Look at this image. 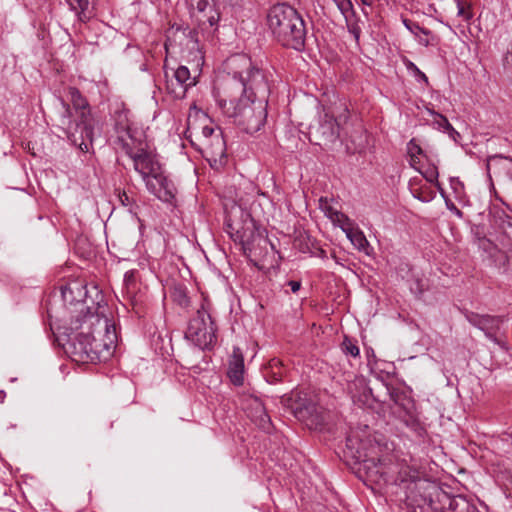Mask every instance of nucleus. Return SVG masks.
I'll use <instances>...</instances> for the list:
<instances>
[{"instance_id":"79ce46f5","label":"nucleus","mask_w":512,"mask_h":512,"mask_svg":"<svg viewBox=\"0 0 512 512\" xmlns=\"http://www.w3.org/2000/svg\"><path fill=\"white\" fill-rule=\"evenodd\" d=\"M417 76H419L424 82H428L427 76L422 71H420V73H418Z\"/></svg>"},{"instance_id":"4c0bfd02","label":"nucleus","mask_w":512,"mask_h":512,"mask_svg":"<svg viewBox=\"0 0 512 512\" xmlns=\"http://www.w3.org/2000/svg\"><path fill=\"white\" fill-rule=\"evenodd\" d=\"M407 68H408L409 70H411L412 72H414V73H415V75H417L418 73H420L419 68H418V67H417L413 62H411V61H408V62H407Z\"/></svg>"},{"instance_id":"1a4fd4ad","label":"nucleus","mask_w":512,"mask_h":512,"mask_svg":"<svg viewBox=\"0 0 512 512\" xmlns=\"http://www.w3.org/2000/svg\"><path fill=\"white\" fill-rule=\"evenodd\" d=\"M215 325L211 315L203 302L196 315L190 320L186 338L201 349L209 348L216 341Z\"/></svg>"},{"instance_id":"6ab92c4d","label":"nucleus","mask_w":512,"mask_h":512,"mask_svg":"<svg viewBox=\"0 0 512 512\" xmlns=\"http://www.w3.org/2000/svg\"><path fill=\"white\" fill-rule=\"evenodd\" d=\"M198 19L203 23H208L210 27L215 26L220 19V12L207 0L197 2Z\"/></svg>"},{"instance_id":"393cba45","label":"nucleus","mask_w":512,"mask_h":512,"mask_svg":"<svg viewBox=\"0 0 512 512\" xmlns=\"http://www.w3.org/2000/svg\"><path fill=\"white\" fill-rule=\"evenodd\" d=\"M346 20L354 15L353 5L350 0H333Z\"/></svg>"},{"instance_id":"c85d7f7f","label":"nucleus","mask_w":512,"mask_h":512,"mask_svg":"<svg viewBox=\"0 0 512 512\" xmlns=\"http://www.w3.org/2000/svg\"><path fill=\"white\" fill-rule=\"evenodd\" d=\"M342 346H343V350H344L347 354H350V355H351V356H353V357H356V356H358V355H359V348H358V346H357L355 343H353L351 340H349V339H347V338H346V339L343 341Z\"/></svg>"},{"instance_id":"39448f33","label":"nucleus","mask_w":512,"mask_h":512,"mask_svg":"<svg viewBox=\"0 0 512 512\" xmlns=\"http://www.w3.org/2000/svg\"><path fill=\"white\" fill-rule=\"evenodd\" d=\"M76 117L71 120V110L63 104L64 113L60 119L66 137L83 152H88L93 140V120L89 105L80 92L73 88L70 91Z\"/></svg>"},{"instance_id":"ddd939ff","label":"nucleus","mask_w":512,"mask_h":512,"mask_svg":"<svg viewBox=\"0 0 512 512\" xmlns=\"http://www.w3.org/2000/svg\"><path fill=\"white\" fill-rule=\"evenodd\" d=\"M242 408L247 416L259 428L268 431L271 426L270 416L266 412V408L262 400L256 396L248 395L242 399Z\"/></svg>"},{"instance_id":"aec40b11","label":"nucleus","mask_w":512,"mask_h":512,"mask_svg":"<svg viewBox=\"0 0 512 512\" xmlns=\"http://www.w3.org/2000/svg\"><path fill=\"white\" fill-rule=\"evenodd\" d=\"M244 360L239 349L233 351L232 359L229 364L228 376L234 385L243 384Z\"/></svg>"},{"instance_id":"9b49d317","label":"nucleus","mask_w":512,"mask_h":512,"mask_svg":"<svg viewBox=\"0 0 512 512\" xmlns=\"http://www.w3.org/2000/svg\"><path fill=\"white\" fill-rule=\"evenodd\" d=\"M324 203L326 204L327 201L321 198L320 204L322 209L325 210L326 214L332 221L341 223V228L346 233V236L354 245V247L359 251H362L365 254L370 255L372 248L368 240L366 239L364 233L359 228L354 227L350 220L348 219V217L338 212L337 210H334L330 206L324 207Z\"/></svg>"},{"instance_id":"37998d69","label":"nucleus","mask_w":512,"mask_h":512,"mask_svg":"<svg viewBox=\"0 0 512 512\" xmlns=\"http://www.w3.org/2000/svg\"><path fill=\"white\" fill-rule=\"evenodd\" d=\"M510 437L512 438V433L510 434Z\"/></svg>"},{"instance_id":"20e7f679","label":"nucleus","mask_w":512,"mask_h":512,"mask_svg":"<svg viewBox=\"0 0 512 512\" xmlns=\"http://www.w3.org/2000/svg\"><path fill=\"white\" fill-rule=\"evenodd\" d=\"M267 22L273 37L282 46L298 51L304 48L305 22L296 9L287 4L274 5L269 10Z\"/></svg>"},{"instance_id":"9d476101","label":"nucleus","mask_w":512,"mask_h":512,"mask_svg":"<svg viewBox=\"0 0 512 512\" xmlns=\"http://www.w3.org/2000/svg\"><path fill=\"white\" fill-rule=\"evenodd\" d=\"M489 238L481 241V247L488 250L493 245L498 251H512V217L501 213L493 216Z\"/></svg>"},{"instance_id":"6e6552de","label":"nucleus","mask_w":512,"mask_h":512,"mask_svg":"<svg viewBox=\"0 0 512 512\" xmlns=\"http://www.w3.org/2000/svg\"><path fill=\"white\" fill-rule=\"evenodd\" d=\"M288 401L294 416L308 429L322 431L328 425L330 413L307 398L306 394L302 396L298 392L292 393Z\"/></svg>"},{"instance_id":"c9c22d12","label":"nucleus","mask_w":512,"mask_h":512,"mask_svg":"<svg viewBox=\"0 0 512 512\" xmlns=\"http://www.w3.org/2000/svg\"><path fill=\"white\" fill-rule=\"evenodd\" d=\"M119 200L124 206H128L130 204V197L125 191L119 194Z\"/></svg>"},{"instance_id":"f3484780","label":"nucleus","mask_w":512,"mask_h":512,"mask_svg":"<svg viewBox=\"0 0 512 512\" xmlns=\"http://www.w3.org/2000/svg\"><path fill=\"white\" fill-rule=\"evenodd\" d=\"M466 318L469 321V323L479 328L480 330L484 331L489 338L494 340L503 348L507 349L504 346V344L498 338L495 337V332L499 330L500 325L502 323V319L500 317L469 313L466 315Z\"/></svg>"},{"instance_id":"5701e85b","label":"nucleus","mask_w":512,"mask_h":512,"mask_svg":"<svg viewBox=\"0 0 512 512\" xmlns=\"http://www.w3.org/2000/svg\"><path fill=\"white\" fill-rule=\"evenodd\" d=\"M434 124H436L439 129H442L444 132L448 133L449 136L454 140H456V136H459V133L452 127L448 119L439 113L434 114Z\"/></svg>"},{"instance_id":"412c9836","label":"nucleus","mask_w":512,"mask_h":512,"mask_svg":"<svg viewBox=\"0 0 512 512\" xmlns=\"http://www.w3.org/2000/svg\"><path fill=\"white\" fill-rule=\"evenodd\" d=\"M72 10L78 16L79 21L86 23L94 16L93 0H68Z\"/></svg>"},{"instance_id":"58836bf2","label":"nucleus","mask_w":512,"mask_h":512,"mask_svg":"<svg viewBox=\"0 0 512 512\" xmlns=\"http://www.w3.org/2000/svg\"><path fill=\"white\" fill-rule=\"evenodd\" d=\"M446 205L450 210L454 211L457 215H461V211L452 202L446 200Z\"/></svg>"},{"instance_id":"473e14b6","label":"nucleus","mask_w":512,"mask_h":512,"mask_svg":"<svg viewBox=\"0 0 512 512\" xmlns=\"http://www.w3.org/2000/svg\"><path fill=\"white\" fill-rule=\"evenodd\" d=\"M124 281H125V284L127 285V287H129L130 285L134 284L135 282V271L134 270H130V271H127L124 275Z\"/></svg>"},{"instance_id":"2f4dec72","label":"nucleus","mask_w":512,"mask_h":512,"mask_svg":"<svg viewBox=\"0 0 512 512\" xmlns=\"http://www.w3.org/2000/svg\"><path fill=\"white\" fill-rule=\"evenodd\" d=\"M348 31L354 36L355 40L358 41L361 33V28L357 22H352L351 17L346 20Z\"/></svg>"},{"instance_id":"cd10ccee","label":"nucleus","mask_w":512,"mask_h":512,"mask_svg":"<svg viewBox=\"0 0 512 512\" xmlns=\"http://www.w3.org/2000/svg\"><path fill=\"white\" fill-rule=\"evenodd\" d=\"M408 153L411 157L412 165H414L418 155H422L423 150L413 139L408 143Z\"/></svg>"},{"instance_id":"0eeeda50","label":"nucleus","mask_w":512,"mask_h":512,"mask_svg":"<svg viewBox=\"0 0 512 512\" xmlns=\"http://www.w3.org/2000/svg\"><path fill=\"white\" fill-rule=\"evenodd\" d=\"M232 65L240 69L231 76L228 74L221 81L230 79L240 81L243 84V97L254 98L267 102L269 96V85L264 72L251 63V60L244 55H237L231 59Z\"/></svg>"},{"instance_id":"b1692460","label":"nucleus","mask_w":512,"mask_h":512,"mask_svg":"<svg viewBox=\"0 0 512 512\" xmlns=\"http://www.w3.org/2000/svg\"><path fill=\"white\" fill-rule=\"evenodd\" d=\"M422 178H424V182L435 186L440 193L443 195V190L438 182V170L435 166L427 168L425 171H421Z\"/></svg>"},{"instance_id":"e433bc0d","label":"nucleus","mask_w":512,"mask_h":512,"mask_svg":"<svg viewBox=\"0 0 512 512\" xmlns=\"http://www.w3.org/2000/svg\"><path fill=\"white\" fill-rule=\"evenodd\" d=\"M504 66L512 67V48L506 53L504 57Z\"/></svg>"},{"instance_id":"f257e3e1","label":"nucleus","mask_w":512,"mask_h":512,"mask_svg":"<svg viewBox=\"0 0 512 512\" xmlns=\"http://www.w3.org/2000/svg\"><path fill=\"white\" fill-rule=\"evenodd\" d=\"M347 447L356 449L354 457L362 462L363 470L369 481L376 484H395L405 492V497L411 502L420 504V491H428V506L432 512H479L463 495L452 496L438 486L428 483L422 478L421 472L415 465H410L406 459H400L396 454H385L380 458L369 457L365 452L366 445L360 442L357 446L354 436L347 437Z\"/></svg>"},{"instance_id":"2eb2a0df","label":"nucleus","mask_w":512,"mask_h":512,"mask_svg":"<svg viewBox=\"0 0 512 512\" xmlns=\"http://www.w3.org/2000/svg\"><path fill=\"white\" fill-rule=\"evenodd\" d=\"M147 189L160 200L169 202L174 198L175 187L164 175L161 167L155 174H151L144 180Z\"/></svg>"},{"instance_id":"a211bd4d","label":"nucleus","mask_w":512,"mask_h":512,"mask_svg":"<svg viewBox=\"0 0 512 512\" xmlns=\"http://www.w3.org/2000/svg\"><path fill=\"white\" fill-rule=\"evenodd\" d=\"M411 194L422 202H430L435 198L433 186L424 182L421 177H414L409 182Z\"/></svg>"},{"instance_id":"7c9ffc66","label":"nucleus","mask_w":512,"mask_h":512,"mask_svg":"<svg viewBox=\"0 0 512 512\" xmlns=\"http://www.w3.org/2000/svg\"><path fill=\"white\" fill-rule=\"evenodd\" d=\"M217 134H222V133H221L220 130L215 129L212 126L205 125V126L202 127L201 136L198 138V140L199 139H206V138H213Z\"/></svg>"},{"instance_id":"c756f323","label":"nucleus","mask_w":512,"mask_h":512,"mask_svg":"<svg viewBox=\"0 0 512 512\" xmlns=\"http://www.w3.org/2000/svg\"><path fill=\"white\" fill-rule=\"evenodd\" d=\"M415 27L419 30L420 32V35H419V43L422 44V45H425V46H428L432 43V38L430 37V31L425 29V28H421L419 27L418 25H415Z\"/></svg>"},{"instance_id":"ea45409f","label":"nucleus","mask_w":512,"mask_h":512,"mask_svg":"<svg viewBox=\"0 0 512 512\" xmlns=\"http://www.w3.org/2000/svg\"><path fill=\"white\" fill-rule=\"evenodd\" d=\"M503 157L502 156H499V155H494V156H490L487 160V169L489 170L490 169V166H491V163L493 161H496L498 159H502Z\"/></svg>"},{"instance_id":"7ed1b4c3","label":"nucleus","mask_w":512,"mask_h":512,"mask_svg":"<svg viewBox=\"0 0 512 512\" xmlns=\"http://www.w3.org/2000/svg\"><path fill=\"white\" fill-rule=\"evenodd\" d=\"M243 84L230 79L219 81L217 86V102L222 112L234 123L253 134L261 129L267 117V102L254 98L243 97Z\"/></svg>"},{"instance_id":"f704fd0d","label":"nucleus","mask_w":512,"mask_h":512,"mask_svg":"<svg viewBox=\"0 0 512 512\" xmlns=\"http://www.w3.org/2000/svg\"><path fill=\"white\" fill-rule=\"evenodd\" d=\"M287 285L291 288L293 293L298 292L301 287L300 281H294V280L288 281Z\"/></svg>"},{"instance_id":"72a5a7b5","label":"nucleus","mask_w":512,"mask_h":512,"mask_svg":"<svg viewBox=\"0 0 512 512\" xmlns=\"http://www.w3.org/2000/svg\"><path fill=\"white\" fill-rule=\"evenodd\" d=\"M451 187L454 189V191L459 194L460 191L463 189V185L459 180L451 179Z\"/></svg>"},{"instance_id":"f8f14e48","label":"nucleus","mask_w":512,"mask_h":512,"mask_svg":"<svg viewBox=\"0 0 512 512\" xmlns=\"http://www.w3.org/2000/svg\"><path fill=\"white\" fill-rule=\"evenodd\" d=\"M200 151L215 170L223 168L227 162L226 144L222 134L213 138L199 139Z\"/></svg>"},{"instance_id":"4be33fe9","label":"nucleus","mask_w":512,"mask_h":512,"mask_svg":"<svg viewBox=\"0 0 512 512\" xmlns=\"http://www.w3.org/2000/svg\"><path fill=\"white\" fill-rule=\"evenodd\" d=\"M284 374L283 364L279 359H271L264 370V377L269 383L281 381Z\"/></svg>"},{"instance_id":"a878e982","label":"nucleus","mask_w":512,"mask_h":512,"mask_svg":"<svg viewBox=\"0 0 512 512\" xmlns=\"http://www.w3.org/2000/svg\"><path fill=\"white\" fill-rule=\"evenodd\" d=\"M457 8H458V16H460L463 20L469 21L473 17L472 8L469 3L466 1L459 0L457 2Z\"/></svg>"},{"instance_id":"f03ea898","label":"nucleus","mask_w":512,"mask_h":512,"mask_svg":"<svg viewBox=\"0 0 512 512\" xmlns=\"http://www.w3.org/2000/svg\"><path fill=\"white\" fill-rule=\"evenodd\" d=\"M60 293L65 303L78 307L69 324L59 328V335L66 337L62 344L65 351L82 362L101 361L111 356L117 342L115 326L108 318L85 306L87 291L84 284L73 280L61 285Z\"/></svg>"},{"instance_id":"a19ab883","label":"nucleus","mask_w":512,"mask_h":512,"mask_svg":"<svg viewBox=\"0 0 512 512\" xmlns=\"http://www.w3.org/2000/svg\"><path fill=\"white\" fill-rule=\"evenodd\" d=\"M404 23H405L406 27H407L410 31H412L413 33H416V31H419V30L415 27V25H416V24L409 25V24L407 23V21H404Z\"/></svg>"},{"instance_id":"423d86ee","label":"nucleus","mask_w":512,"mask_h":512,"mask_svg":"<svg viewBox=\"0 0 512 512\" xmlns=\"http://www.w3.org/2000/svg\"><path fill=\"white\" fill-rule=\"evenodd\" d=\"M226 230L248 257L260 255L258 249L268 244V239L262 235L250 213L240 206H233L227 213Z\"/></svg>"},{"instance_id":"bb28decb","label":"nucleus","mask_w":512,"mask_h":512,"mask_svg":"<svg viewBox=\"0 0 512 512\" xmlns=\"http://www.w3.org/2000/svg\"><path fill=\"white\" fill-rule=\"evenodd\" d=\"M322 129H328L329 132L327 133V137L330 140H334L339 136V123L336 119H330L329 121H326L324 125H322Z\"/></svg>"},{"instance_id":"4468645a","label":"nucleus","mask_w":512,"mask_h":512,"mask_svg":"<svg viewBox=\"0 0 512 512\" xmlns=\"http://www.w3.org/2000/svg\"><path fill=\"white\" fill-rule=\"evenodd\" d=\"M127 154L133 161V166L136 172H138L142 179H147L151 174H155L160 164L155 157L147 152L143 147L127 150Z\"/></svg>"},{"instance_id":"dca6fc26","label":"nucleus","mask_w":512,"mask_h":512,"mask_svg":"<svg viewBox=\"0 0 512 512\" xmlns=\"http://www.w3.org/2000/svg\"><path fill=\"white\" fill-rule=\"evenodd\" d=\"M195 85V80L191 78L190 71L186 66H179L173 74V78L167 80V91L177 99L185 96L187 89Z\"/></svg>"}]
</instances>
